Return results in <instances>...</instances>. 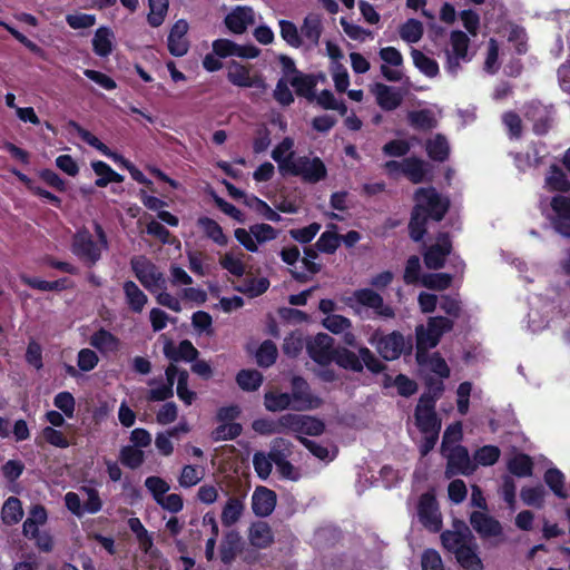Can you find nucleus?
<instances>
[{"instance_id":"29","label":"nucleus","mask_w":570,"mask_h":570,"mask_svg":"<svg viewBox=\"0 0 570 570\" xmlns=\"http://www.w3.org/2000/svg\"><path fill=\"white\" fill-rule=\"evenodd\" d=\"M114 31L106 26L99 27L92 38V50L99 57H108L114 48Z\"/></svg>"},{"instance_id":"59","label":"nucleus","mask_w":570,"mask_h":570,"mask_svg":"<svg viewBox=\"0 0 570 570\" xmlns=\"http://www.w3.org/2000/svg\"><path fill=\"white\" fill-rule=\"evenodd\" d=\"M304 347L303 335L299 332H292L283 343V353L288 357H297Z\"/></svg>"},{"instance_id":"22","label":"nucleus","mask_w":570,"mask_h":570,"mask_svg":"<svg viewBox=\"0 0 570 570\" xmlns=\"http://www.w3.org/2000/svg\"><path fill=\"white\" fill-rule=\"evenodd\" d=\"M249 543L257 549H266L274 543V533L265 521L253 522L248 529Z\"/></svg>"},{"instance_id":"37","label":"nucleus","mask_w":570,"mask_h":570,"mask_svg":"<svg viewBox=\"0 0 570 570\" xmlns=\"http://www.w3.org/2000/svg\"><path fill=\"white\" fill-rule=\"evenodd\" d=\"M89 343L100 352H114L118 350L120 342L116 335L101 327L90 336Z\"/></svg>"},{"instance_id":"45","label":"nucleus","mask_w":570,"mask_h":570,"mask_svg":"<svg viewBox=\"0 0 570 570\" xmlns=\"http://www.w3.org/2000/svg\"><path fill=\"white\" fill-rule=\"evenodd\" d=\"M242 432L243 426L240 423H222L212 431L210 438L215 442L235 440Z\"/></svg>"},{"instance_id":"9","label":"nucleus","mask_w":570,"mask_h":570,"mask_svg":"<svg viewBox=\"0 0 570 570\" xmlns=\"http://www.w3.org/2000/svg\"><path fill=\"white\" fill-rule=\"evenodd\" d=\"M101 249L88 229L78 230L72 237L71 252L89 266L95 265L101 258Z\"/></svg>"},{"instance_id":"32","label":"nucleus","mask_w":570,"mask_h":570,"mask_svg":"<svg viewBox=\"0 0 570 570\" xmlns=\"http://www.w3.org/2000/svg\"><path fill=\"white\" fill-rule=\"evenodd\" d=\"M323 32V24L320 14L308 13L301 26V37H304L313 46H317Z\"/></svg>"},{"instance_id":"61","label":"nucleus","mask_w":570,"mask_h":570,"mask_svg":"<svg viewBox=\"0 0 570 570\" xmlns=\"http://www.w3.org/2000/svg\"><path fill=\"white\" fill-rule=\"evenodd\" d=\"M145 487L153 494L157 503H161L160 499L169 491V484L160 476L151 475L145 480Z\"/></svg>"},{"instance_id":"52","label":"nucleus","mask_w":570,"mask_h":570,"mask_svg":"<svg viewBox=\"0 0 570 570\" xmlns=\"http://www.w3.org/2000/svg\"><path fill=\"white\" fill-rule=\"evenodd\" d=\"M547 184L551 190L560 193L570 191V180L564 171L557 165L551 166L550 175L547 177Z\"/></svg>"},{"instance_id":"60","label":"nucleus","mask_w":570,"mask_h":570,"mask_svg":"<svg viewBox=\"0 0 570 570\" xmlns=\"http://www.w3.org/2000/svg\"><path fill=\"white\" fill-rule=\"evenodd\" d=\"M508 41L514 43V49L518 55L522 56L527 53L528 36L523 27L518 24L512 26L509 31Z\"/></svg>"},{"instance_id":"33","label":"nucleus","mask_w":570,"mask_h":570,"mask_svg":"<svg viewBox=\"0 0 570 570\" xmlns=\"http://www.w3.org/2000/svg\"><path fill=\"white\" fill-rule=\"evenodd\" d=\"M47 519L48 512L46 508L41 504L33 505L29 511L28 518L22 524V534L24 537L36 535L38 533L39 527L45 524Z\"/></svg>"},{"instance_id":"30","label":"nucleus","mask_w":570,"mask_h":570,"mask_svg":"<svg viewBox=\"0 0 570 570\" xmlns=\"http://www.w3.org/2000/svg\"><path fill=\"white\" fill-rule=\"evenodd\" d=\"M126 303L134 313H141L148 302L147 295L134 281H125L122 284Z\"/></svg>"},{"instance_id":"47","label":"nucleus","mask_w":570,"mask_h":570,"mask_svg":"<svg viewBox=\"0 0 570 570\" xmlns=\"http://www.w3.org/2000/svg\"><path fill=\"white\" fill-rule=\"evenodd\" d=\"M277 355L276 344L271 340H266L256 352V362L261 367H269L276 362Z\"/></svg>"},{"instance_id":"20","label":"nucleus","mask_w":570,"mask_h":570,"mask_svg":"<svg viewBox=\"0 0 570 570\" xmlns=\"http://www.w3.org/2000/svg\"><path fill=\"white\" fill-rule=\"evenodd\" d=\"M187 30L188 24L185 20H178L173 26L167 39V46L170 55L175 57H183L187 53L189 48L188 41L185 39Z\"/></svg>"},{"instance_id":"18","label":"nucleus","mask_w":570,"mask_h":570,"mask_svg":"<svg viewBox=\"0 0 570 570\" xmlns=\"http://www.w3.org/2000/svg\"><path fill=\"white\" fill-rule=\"evenodd\" d=\"M164 355L171 362H194L199 352L189 340L180 341L178 346L171 341H167L164 345Z\"/></svg>"},{"instance_id":"6","label":"nucleus","mask_w":570,"mask_h":570,"mask_svg":"<svg viewBox=\"0 0 570 570\" xmlns=\"http://www.w3.org/2000/svg\"><path fill=\"white\" fill-rule=\"evenodd\" d=\"M287 175L301 177L307 184H317L327 177V168L320 157L299 156L291 164Z\"/></svg>"},{"instance_id":"34","label":"nucleus","mask_w":570,"mask_h":570,"mask_svg":"<svg viewBox=\"0 0 570 570\" xmlns=\"http://www.w3.org/2000/svg\"><path fill=\"white\" fill-rule=\"evenodd\" d=\"M92 170L98 176L95 185L99 188L106 187L110 183H122L125 177L115 171L107 163L96 160L91 163Z\"/></svg>"},{"instance_id":"25","label":"nucleus","mask_w":570,"mask_h":570,"mask_svg":"<svg viewBox=\"0 0 570 570\" xmlns=\"http://www.w3.org/2000/svg\"><path fill=\"white\" fill-rule=\"evenodd\" d=\"M454 557L459 566L464 570L484 569L483 561L478 554V544L474 538H470V543L462 550H459Z\"/></svg>"},{"instance_id":"51","label":"nucleus","mask_w":570,"mask_h":570,"mask_svg":"<svg viewBox=\"0 0 570 570\" xmlns=\"http://www.w3.org/2000/svg\"><path fill=\"white\" fill-rule=\"evenodd\" d=\"M292 443L283 438H276L272 442L271 451L267 456L269 458L272 464H279L281 462L287 460V456L291 454Z\"/></svg>"},{"instance_id":"21","label":"nucleus","mask_w":570,"mask_h":570,"mask_svg":"<svg viewBox=\"0 0 570 570\" xmlns=\"http://www.w3.org/2000/svg\"><path fill=\"white\" fill-rule=\"evenodd\" d=\"M373 94L375 95L376 104L385 111L396 109L401 106L403 100V97L397 89L382 82L375 83Z\"/></svg>"},{"instance_id":"1","label":"nucleus","mask_w":570,"mask_h":570,"mask_svg":"<svg viewBox=\"0 0 570 570\" xmlns=\"http://www.w3.org/2000/svg\"><path fill=\"white\" fill-rule=\"evenodd\" d=\"M333 362L341 368L355 373L363 372L364 366L372 374L384 373L387 370V365L366 346H360L357 354L345 346H337Z\"/></svg>"},{"instance_id":"27","label":"nucleus","mask_w":570,"mask_h":570,"mask_svg":"<svg viewBox=\"0 0 570 570\" xmlns=\"http://www.w3.org/2000/svg\"><path fill=\"white\" fill-rule=\"evenodd\" d=\"M288 82L294 87L298 97H304L309 101L315 99L317 80L314 75L297 72L288 79Z\"/></svg>"},{"instance_id":"42","label":"nucleus","mask_w":570,"mask_h":570,"mask_svg":"<svg viewBox=\"0 0 570 570\" xmlns=\"http://www.w3.org/2000/svg\"><path fill=\"white\" fill-rule=\"evenodd\" d=\"M399 33L403 41L415 43L423 37L424 27L420 20L410 18L400 26Z\"/></svg>"},{"instance_id":"7","label":"nucleus","mask_w":570,"mask_h":570,"mask_svg":"<svg viewBox=\"0 0 570 570\" xmlns=\"http://www.w3.org/2000/svg\"><path fill=\"white\" fill-rule=\"evenodd\" d=\"M446 456L445 478L451 479L454 475L461 474L469 476L476 470V464L471 460L468 449L464 445H453L449 453L444 452Z\"/></svg>"},{"instance_id":"57","label":"nucleus","mask_w":570,"mask_h":570,"mask_svg":"<svg viewBox=\"0 0 570 570\" xmlns=\"http://www.w3.org/2000/svg\"><path fill=\"white\" fill-rule=\"evenodd\" d=\"M281 37L293 48H299L303 45L302 37L294 22L289 20H279Z\"/></svg>"},{"instance_id":"8","label":"nucleus","mask_w":570,"mask_h":570,"mask_svg":"<svg viewBox=\"0 0 570 570\" xmlns=\"http://www.w3.org/2000/svg\"><path fill=\"white\" fill-rule=\"evenodd\" d=\"M291 389L289 395L295 411L314 410L323 404V400L312 393L308 382L303 376H293Z\"/></svg>"},{"instance_id":"15","label":"nucleus","mask_w":570,"mask_h":570,"mask_svg":"<svg viewBox=\"0 0 570 570\" xmlns=\"http://www.w3.org/2000/svg\"><path fill=\"white\" fill-rule=\"evenodd\" d=\"M277 502L275 491L257 487L252 495V510L255 515L265 518L273 513Z\"/></svg>"},{"instance_id":"19","label":"nucleus","mask_w":570,"mask_h":570,"mask_svg":"<svg viewBox=\"0 0 570 570\" xmlns=\"http://www.w3.org/2000/svg\"><path fill=\"white\" fill-rule=\"evenodd\" d=\"M19 278L24 285L41 292H62L71 289L75 286V283L68 277H60L56 281L49 282L27 274H20Z\"/></svg>"},{"instance_id":"38","label":"nucleus","mask_w":570,"mask_h":570,"mask_svg":"<svg viewBox=\"0 0 570 570\" xmlns=\"http://www.w3.org/2000/svg\"><path fill=\"white\" fill-rule=\"evenodd\" d=\"M23 518V509L20 499L17 497H9L1 510V519L6 525H14Z\"/></svg>"},{"instance_id":"44","label":"nucleus","mask_w":570,"mask_h":570,"mask_svg":"<svg viewBox=\"0 0 570 570\" xmlns=\"http://www.w3.org/2000/svg\"><path fill=\"white\" fill-rule=\"evenodd\" d=\"M549 489L560 499H566L568 493L564 490V474L557 468H549L543 475Z\"/></svg>"},{"instance_id":"5","label":"nucleus","mask_w":570,"mask_h":570,"mask_svg":"<svg viewBox=\"0 0 570 570\" xmlns=\"http://www.w3.org/2000/svg\"><path fill=\"white\" fill-rule=\"evenodd\" d=\"M414 199L415 205H421L423 213L435 222H441L450 208V200L442 197L434 187H420Z\"/></svg>"},{"instance_id":"23","label":"nucleus","mask_w":570,"mask_h":570,"mask_svg":"<svg viewBox=\"0 0 570 570\" xmlns=\"http://www.w3.org/2000/svg\"><path fill=\"white\" fill-rule=\"evenodd\" d=\"M473 538L469 529L464 525V530H445L441 533V542L445 550L454 556L470 543Z\"/></svg>"},{"instance_id":"16","label":"nucleus","mask_w":570,"mask_h":570,"mask_svg":"<svg viewBox=\"0 0 570 570\" xmlns=\"http://www.w3.org/2000/svg\"><path fill=\"white\" fill-rule=\"evenodd\" d=\"M470 523L473 530L481 538L498 537L502 533V527L500 522L493 517L481 511H473L470 514Z\"/></svg>"},{"instance_id":"3","label":"nucleus","mask_w":570,"mask_h":570,"mask_svg":"<svg viewBox=\"0 0 570 570\" xmlns=\"http://www.w3.org/2000/svg\"><path fill=\"white\" fill-rule=\"evenodd\" d=\"M368 342L385 361H395L403 353H410L412 351V344L409 343L406 346L405 338L399 331L383 334L376 330L368 338Z\"/></svg>"},{"instance_id":"58","label":"nucleus","mask_w":570,"mask_h":570,"mask_svg":"<svg viewBox=\"0 0 570 570\" xmlns=\"http://www.w3.org/2000/svg\"><path fill=\"white\" fill-rule=\"evenodd\" d=\"M246 205L254 208L257 214L267 220L278 223L282 219L278 213H276L265 200L258 198L257 196H252L249 200L246 202Z\"/></svg>"},{"instance_id":"64","label":"nucleus","mask_w":570,"mask_h":570,"mask_svg":"<svg viewBox=\"0 0 570 570\" xmlns=\"http://www.w3.org/2000/svg\"><path fill=\"white\" fill-rule=\"evenodd\" d=\"M53 405L59 409L67 417L71 419L75 414L76 401L70 392H59L53 397Z\"/></svg>"},{"instance_id":"14","label":"nucleus","mask_w":570,"mask_h":570,"mask_svg":"<svg viewBox=\"0 0 570 570\" xmlns=\"http://www.w3.org/2000/svg\"><path fill=\"white\" fill-rule=\"evenodd\" d=\"M224 22L229 31L242 35L255 23V12L252 7L238 6L225 17Z\"/></svg>"},{"instance_id":"26","label":"nucleus","mask_w":570,"mask_h":570,"mask_svg":"<svg viewBox=\"0 0 570 570\" xmlns=\"http://www.w3.org/2000/svg\"><path fill=\"white\" fill-rule=\"evenodd\" d=\"M293 146V139L285 137L272 151V158L277 163L278 170L283 176H286L291 164L296 159L294 151H291Z\"/></svg>"},{"instance_id":"2","label":"nucleus","mask_w":570,"mask_h":570,"mask_svg":"<svg viewBox=\"0 0 570 570\" xmlns=\"http://www.w3.org/2000/svg\"><path fill=\"white\" fill-rule=\"evenodd\" d=\"M345 304L354 312L355 315L363 317V308H371L373 316L376 318H394V308L384 303L381 294L373 288L355 289L351 296L345 298Z\"/></svg>"},{"instance_id":"48","label":"nucleus","mask_w":570,"mask_h":570,"mask_svg":"<svg viewBox=\"0 0 570 570\" xmlns=\"http://www.w3.org/2000/svg\"><path fill=\"white\" fill-rule=\"evenodd\" d=\"M149 13L147 16L148 23L157 28L163 24L168 11V0H148Z\"/></svg>"},{"instance_id":"11","label":"nucleus","mask_w":570,"mask_h":570,"mask_svg":"<svg viewBox=\"0 0 570 570\" xmlns=\"http://www.w3.org/2000/svg\"><path fill=\"white\" fill-rule=\"evenodd\" d=\"M420 522L430 531L439 532L442 528V519L439 512L436 498L431 492L423 493L417 503Z\"/></svg>"},{"instance_id":"31","label":"nucleus","mask_w":570,"mask_h":570,"mask_svg":"<svg viewBox=\"0 0 570 570\" xmlns=\"http://www.w3.org/2000/svg\"><path fill=\"white\" fill-rule=\"evenodd\" d=\"M534 463L532 458L525 453H517L507 462L508 471L517 478H528L533 474Z\"/></svg>"},{"instance_id":"28","label":"nucleus","mask_w":570,"mask_h":570,"mask_svg":"<svg viewBox=\"0 0 570 570\" xmlns=\"http://www.w3.org/2000/svg\"><path fill=\"white\" fill-rule=\"evenodd\" d=\"M431 219L423 213L421 205H414L409 222V235L412 240L421 242L428 233L426 224Z\"/></svg>"},{"instance_id":"12","label":"nucleus","mask_w":570,"mask_h":570,"mask_svg":"<svg viewBox=\"0 0 570 570\" xmlns=\"http://www.w3.org/2000/svg\"><path fill=\"white\" fill-rule=\"evenodd\" d=\"M334 338L325 333H318L306 344L309 357L321 366L330 365L334 360Z\"/></svg>"},{"instance_id":"13","label":"nucleus","mask_w":570,"mask_h":570,"mask_svg":"<svg viewBox=\"0 0 570 570\" xmlns=\"http://www.w3.org/2000/svg\"><path fill=\"white\" fill-rule=\"evenodd\" d=\"M227 80L240 88H257L264 91L267 87L264 78L259 75L252 76L250 69L235 60L229 65Z\"/></svg>"},{"instance_id":"55","label":"nucleus","mask_w":570,"mask_h":570,"mask_svg":"<svg viewBox=\"0 0 570 570\" xmlns=\"http://www.w3.org/2000/svg\"><path fill=\"white\" fill-rule=\"evenodd\" d=\"M450 43L452 48V53H454L459 58H462V60L468 59L470 38L465 32L461 30H453L450 35Z\"/></svg>"},{"instance_id":"46","label":"nucleus","mask_w":570,"mask_h":570,"mask_svg":"<svg viewBox=\"0 0 570 570\" xmlns=\"http://www.w3.org/2000/svg\"><path fill=\"white\" fill-rule=\"evenodd\" d=\"M415 424L417 429L428 434L430 432H440L441 421L439 420L436 412H414Z\"/></svg>"},{"instance_id":"63","label":"nucleus","mask_w":570,"mask_h":570,"mask_svg":"<svg viewBox=\"0 0 570 570\" xmlns=\"http://www.w3.org/2000/svg\"><path fill=\"white\" fill-rule=\"evenodd\" d=\"M302 414L287 413L277 419V425L281 434L293 432L299 434L302 428Z\"/></svg>"},{"instance_id":"39","label":"nucleus","mask_w":570,"mask_h":570,"mask_svg":"<svg viewBox=\"0 0 570 570\" xmlns=\"http://www.w3.org/2000/svg\"><path fill=\"white\" fill-rule=\"evenodd\" d=\"M411 56L414 66L426 77L434 78L439 75L440 68L436 60L428 57L421 50L412 48Z\"/></svg>"},{"instance_id":"62","label":"nucleus","mask_w":570,"mask_h":570,"mask_svg":"<svg viewBox=\"0 0 570 570\" xmlns=\"http://www.w3.org/2000/svg\"><path fill=\"white\" fill-rule=\"evenodd\" d=\"M323 325L326 330H328L333 334H340V333L351 328L352 322L350 318H347L343 315L331 314L324 318Z\"/></svg>"},{"instance_id":"24","label":"nucleus","mask_w":570,"mask_h":570,"mask_svg":"<svg viewBox=\"0 0 570 570\" xmlns=\"http://www.w3.org/2000/svg\"><path fill=\"white\" fill-rule=\"evenodd\" d=\"M242 537L236 530L227 531L219 546L220 560L225 564H230L240 551Z\"/></svg>"},{"instance_id":"4","label":"nucleus","mask_w":570,"mask_h":570,"mask_svg":"<svg viewBox=\"0 0 570 570\" xmlns=\"http://www.w3.org/2000/svg\"><path fill=\"white\" fill-rule=\"evenodd\" d=\"M130 267L140 284L154 292L155 289H166V278L158 267L146 256H135L130 259Z\"/></svg>"},{"instance_id":"56","label":"nucleus","mask_w":570,"mask_h":570,"mask_svg":"<svg viewBox=\"0 0 570 570\" xmlns=\"http://www.w3.org/2000/svg\"><path fill=\"white\" fill-rule=\"evenodd\" d=\"M453 277L448 273L426 274L422 278V284L429 289L444 291L452 284Z\"/></svg>"},{"instance_id":"53","label":"nucleus","mask_w":570,"mask_h":570,"mask_svg":"<svg viewBox=\"0 0 570 570\" xmlns=\"http://www.w3.org/2000/svg\"><path fill=\"white\" fill-rule=\"evenodd\" d=\"M341 245V235L333 230H325L321 234L315 247L324 254H334Z\"/></svg>"},{"instance_id":"17","label":"nucleus","mask_w":570,"mask_h":570,"mask_svg":"<svg viewBox=\"0 0 570 570\" xmlns=\"http://www.w3.org/2000/svg\"><path fill=\"white\" fill-rule=\"evenodd\" d=\"M404 176L412 184H421L432 180V166L423 159L411 156L404 158Z\"/></svg>"},{"instance_id":"50","label":"nucleus","mask_w":570,"mask_h":570,"mask_svg":"<svg viewBox=\"0 0 570 570\" xmlns=\"http://www.w3.org/2000/svg\"><path fill=\"white\" fill-rule=\"evenodd\" d=\"M119 459L125 466L135 470L144 463L145 454L138 448L125 445L120 450Z\"/></svg>"},{"instance_id":"54","label":"nucleus","mask_w":570,"mask_h":570,"mask_svg":"<svg viewBox=\"0 0 570 570\" xmlns=\"http://www.w3.org/2000/svg\"><path fill=\"white\" fill-rule=\"evenodd\" d=\"M501 451L497 445H483L474 452V463L478 465L490 466L498 462Z\"/></svg>"},{"instance_id":"36","label":"nucleus","mask_w":570,"mask_h":570,"mask_svg":"<svg viewBox=\"0 0 570 570\" xmlns=\"http://www.w3.org/2000/svg\"><path fill=\"white\" fill-rule=\"evenodd\" d=\"M197 225L203 229L206 237L212 239L219 246L228 244V237L224 234L222 226L213 218L202 216L197 220Z\"/></svg>"},{"instance_id":"35","label":"nucleus","mask_w":570,"mask_h":570,"mask_svg":"<svg viewBox=\"0 0 570 570\" xmlns=\"http://www.w3.org/2000/svg\"><path fill=\"white\" fill-rule=\"evenodd\" d=\"M428 156L439 163L448 160L450 155V146L444 135L436 134L434 138L428 139L425 145Z\"/></svg>"},{"instance_id":"41","label":"nucleus","mask_w":570,"mask_h":570,"mask_svg":"<svg viewBox=\"0 0 570 570\" xmlns=\"http://www.w3.org/2000/svg\"><path fill=\"white\" fill-rule=\"evenodd\" d=\"M244 511L243 501L236 497H232L227 500L222 511V523L224 527H232L242 517Z\"/></svg>"},{"instance_id":"49","label":"nucleus","mask_w":570,"mask_h":570,"mask_svg":"<svg viewBox=\"0 0 570 570\" xmlns=\"http://www.w3.org/2000/svg\"><path fill=\"white\" fill-rule=\"evenodd\" d=\"M546 491L544 488L539 484L535 487H524L521 489L520 497L525 505L541 509L544 503Z\"/></svg>"},{"instance_id":"10","label":"nucleus","mask_w":570,"mask_h":570,"mask_svg":"<svg viewBox=\"0 0 570 570\" xmlns=\"http://www.w3.org/2000/svg\"><path fill=\"white\" fill-rule=\"evenodd\" d=\"M452 240L448 232H440L436 235V243L426 248L423 253V261L429 269H441L444 267L446 257L452 252Z\"/></svg>"},{"instance_id":"43","label":"nucleus","mask_w":570,"mask_h":570,"mask_svg":"<svg viewBox=\"0 0 570 570\" xmlns=\"http://www.w3.org/2000/svg\"><path fill=\"white\" fill-rule=\"evenodd\" d=\"M236 383L243 391L254 392L263 383V375L257 370H240L236 375Z\"/></svg>"},{"instance_id":"40","label":"nucleus","mask_w":570,"mask_h":570,"mask_svg":"<svg viewBox=\"0 0 570 570\" xmlns=\"http://www.w3.org/2000/svg\"><path fill=\"white\" fill-rule=\"evenodd\" d=\"M264 405L269 412H279L293 409L289 393L268 391L264 395Z\"/></svg>"}]
</instances>
